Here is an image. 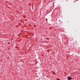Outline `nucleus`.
Here are the masks:
<instances>
[{"instance_id":"nucleus-1","label":"nucleus","mask_w":80,"mask_h":80,"mask_svg":"<svg viewBox=\"0 0 80 80\" xmlns=\"http://www.w3.org/2000/svg\"><path fill=\"white\" fill-rule=\"evenodd\" d=\"M68 80H72V78L68 76Z\"/></svg>"},{"instance_id":"nucleus-2","label":"nucleus","mask_w":80,"mask_h":80,"mask_svg":"<svg viewBox=\"0 0 80 80\" xmlns=\"http://www.w3.org/2000/svg\"><path fill=\"white\" fill-rule=\"evenodd\" d=\"M8 45H9V44H10V43H8Z\"/></svg>"},{"instance_id":"nucleus-4","label":"nucleus","mask_w":80,"mask_h":80,"mask_svg":"<svg viewBox=\"0 0 80 80\" xmlns=\"http://www.w3.org/2000/svg\"><path fill=\"white\" fill-rule=\"evenodd\" d=\"M77 0V1H78V0Z\"/></svg>"},{"instance_id":"nucleus-3","label":"nucleus","mask_w":80,"mask_h":80,"mask_svg":"<svg viewBox=\"0 0 80 80\" xmlns=\"http://www.w3.org/2000/svg\"><path fill=\"white\" fill-rule=\"evenodd\" d=\"M57 80H60V79H57Z\"/></svg>"}]
</instances>
